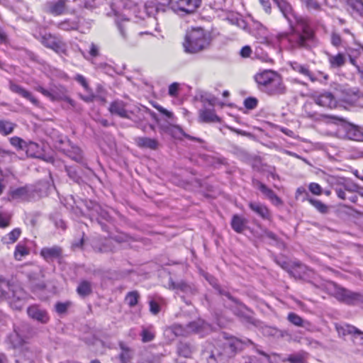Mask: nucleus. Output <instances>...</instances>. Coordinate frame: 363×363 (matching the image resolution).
<instances>
[{"label":"nucleus","instance_id":"39","mask_svg":"<svg viewBox=\"0 0 363 363\" xmlns=\"http://www.w3.org/2000/svg\"><path fill=\"white\" fill-rule=\"evenodd\" d=\"M191 348L189 345L181 342L178 346V353L184 357H188L191 354Z\"/></svg>","mask_w":363,"mask_h":363},{"label":"nucleus","instance_id":"5","mask_svg":"<svg viewBox=\"0 0 363 363\" xmlns=\"http://www.w3.org/2000/svg\"><path fill=\"white\" fill-rule=\"evenodd\" d=\"M243 342L238 338L230 337L227 339L223 345V350L213 352L212 357L218 362H223V360L232 357L237 350H241Z\"/></svg>","mask_w":363,"mask_h":363},{"label":"nucleus","instance_id":"24","mask_svg":"<svg viewBox=\"0 0 363 363\" xmlns=\"http://www.w3.org/2000/svg\"><path fill=\"white\" fill-rule=\"evenodd\" d=\"M199 118L205 123L219 122L220 118L216 115L213 110L205 109L200 111Z\"/></svg>","mask_w":363,"mask_h":363},{"label":"nucleus","instance_id":"54","mask_svg":"<svg viewBox=\"0 0 363 363\" xmlns=\"http://www.w3.org/2000/svg\"><path fill=\"white\" fill-rule=\"evenodd\" d=\"M267 198L273 204L276 206H280L282 204V201L280 198H279L273 191H272L271 193L267 196Z\"/></svg>","mask_w":363,"mask_h":363},{"label":"nucleus","instance_id":"21","mask_svg":"<svg viewBox=\"0 0 363 363\" xmlns=\"http://www.w3.org/2000/svg\"><path fill=\"white\" fill-rule=\"evenodd\" d=\"M136 145L141 148H148L150 150H156L158 147V142L157 140L147 137H139L135 139Z\"/></svg>","mask_w":363,"mask_h":363},{"label":"nucleus","instance_id":"26","mask_svg":"<svg viewBox=\"0 0 363 363\" xmlns=\"http://www.w3.org/2000/svg\"><path fill=\"white\" fill-rule=\"evenodd\" d=\"M28 196V191L26 187L13 189L10 192V199L12 200H26Z\"/></svg>","mask_w":363,"mask_h":363},{"label":"nucleus","instance_id":"43","mask_svg":"<svg viewBox=\"0 0 363 363\" xmlns=\"http://www.w3.org/2000/svg\"><path fill=\"white\" fill-rule=\"evenodd\" d=\"M11 217L9 213L0 211V228L8 227L10 224Z\"/></svg>","mask_w":363,"mask_h":363},{"label":"nucleus","instance_id":"62","mask_svg":"<svg viewBox=\"0 0 363 363\" xmlns=\"http://www.w3.org/2000/svg\"><path fill=\"white\" fill-rule=\"evenodd\" d=\"M305 4L309 9L318 10L320 8V5L316 0H305Z\"/></svg>","mask_w":363,"mask_h":363},{"label":"nucleus","instance_id":"28","mask_svg":"<svg viewBox=\"0 0 363 363\" xmlns=\"http://www.w3.org/2000/svg\"><path fill=\"white\" fill-rule=\"evenodd\" d=\"M336 330L340 337H345L347 335L353 336L354 332H355V328L350 325H335Z\"/></svg>","mask_w":363,"mask_h":363},{"label":"nucleus","instance_id":"13","mask_svg":"<svg viewBox=\"0 0 363 363\" xmlns=\"http://www.w3.org/2000/svg\"><path fill=\"white\" fill-rule=\"evenodd\" d=\"M277 74L278 73L276 72L264 70L255 74V80L257 83L259 89L263 91Z\"/></svg>","mask_w":363,"mask_h":363},{"label":"nucleus","instance_id":"4","mask_svg":"<svg viewBox=\"0 0 363 363\" xmlns=\"http://www.w3.org/2000/svg\"><path fill=\"white\" fill-rule=\"evenodd\" d=\"M5 286L11 293L10 294L6 291L5 297L9 301L11 307L15 310H21L28 298L27 293L18 283L13 281H6Z\"/></svg>","mask_w":363,"mask_h":363},{"label":"nucleus","instance_id":"22","mask_svg":"<svg viewBox=\"0 0 363 363\" xmlns=\"http://www.w3.org/2000/svg\"><path fill=\"white\" fill-rule=\"evenodd\" d=\"M249 206L252 211L262 217L263 219H270L271 213L269 209L259 203H250Z\"/></svg>","mask_w":363,"mask_h":363},{"label":"nucleus","instance_id":"46","mask_svg":"<svg viewBox=\"0 0 363 363\" xmlns=\"http://www.w3.org/2000/svg\"><path fill=\"white\" fill-rule=\"evenodd\" d=\"M264 333L267 335L279 337L284 336L283 332L274 328L267 327L264 329Z\"/></svg>","mask_w":363,"mask_h":363},{"label":"nucleus","instance_id":"63","mask_svg":"<svg viewBox=\"0 0 363 363\" xmlns=\"http://www.w3.org/2000/svg\"><path fill=\"white\" fill-rule=\"evenodd\" d=\"M150 311L152 314L156 315L160 312V307L157 302H155L154 301H150Z\"/></svg>","mask_w":363,"mask_h":363},{"label":"nucleus","instance_id":"33","mask_svg":"<svg viewBox=\"0 0 363 363\" xmlns=\"http://www.w3.org/2000/svg\"><path fill=\"white\" fill-rule=\"evenodd\" d=\"M65 1L60 0L58 2L50 4L49 7L50 12L55 15H60L65 11Z\"/></svg>","mask_w":363,"mask_h":363},{"label":"nucleus","instance_id":"51","mask_svg":"<svg viewBox=\"0 0 363 363\" xmlns=\"http://www.w3.org/2000/svg\"><path fill=\"white\" fill-rule=\"evenodd\" d=\"M323 118L326 119V122L328 123H345V121L342 118L335 116H330V115H323L322 116Z\"/></svg>","mask_w":363,"mask_h":363},{"label":"nucleus","instance_id":"37","mask_svg":"<svg viewBox=\"0 0 363 363\" xmlns=\"http://www.w3.org/2000/svg\"><path fill=\"white\" fill-rule=\"evenodd\" d=\"M309 203L313 205L319 212L322 213H325L328 212V207L325 204L321 202L319 200L313 199H307Z\"/></svg>","mask_w":363,"mask_h":363},{"label":"nucleus","instance_id":"2","mask_svg":"<svg viewBox=\"0 0 363 363\" xmlns=\"http://www.w3.org/2000/svg\"><path fill=\"white\" fill-rule=\"evenodd\" d=\"M211 41L210 33L201 28L189 30L183 43L184 52L195 54L207 49Z\"/></svg>","mask_w":363,"mask_h":363},{"label":"nucleus","instance_id":"35","mask_svg":"<svg viewBox=\"0 0 363 363\" xmlns=\"http://www.w3.org/2000/svg\"><path fill=\"white\" fill-rule=\"evenodd\" d=\"M67 155L72 160H74L78 162H80L82 161V150L78 147H75V146L71 147V149L67 151Z\"/></svg>","mask_w":363,"mask_h":363},{"label":"nucleus","instance_id":"23","mask_svg":"<svg viewBox=\"0 0 363 363\" xmlns=\"http://www.w3.org/2000/svg\"><path fill=\"white\" fill-rule=\"evenodd\" d=\"M247 223V219L238 216H233L231 220L232 228L237 233H242L246 228Z\"/></svg>","mask_w":363,"mask_h":363},{"label":"nucleus","instance_id":"41","mask_svg":"<svg viewBox=\"0 0 363 363\" xmlns=\"http://www.w3.org/2000/svg\"><path fill=\"white\" fill-rule=\"evenodd\" d=\"M288 320L296 326H303V320L294 313H289L287 317Z\"/></svg>","mask_w":363,"mask_h":363},{"label":"nucleus","instance_id":"49","mask_svg":"<svg viewBox=\"0 0 363 363\" xmlns=\"http://www.w3.org/2000/svg\"><path fill=\"white\" fill-rule=\"evenodd\" d=\"M142 340L144 342L152 341L155 337V334L149 330L144 329L142 332Z\"/></svg>","mask_w":363,"mask_h":363},{"label":"nucleus","instance_id":"64","mask_svg":"<svg viewBox=\"0 0 363 363\" xmlns=\"http://www.w3.org/2000/svg\"><path fill=\"white\" fill-rule=\"evenodd\" d=\"M352 6L361 16H363V2L356 1L353 3Z\"/></svg>","mask_w":363,"mask_h":363},{"label":"nucleus","instance_id":"59","mask_svg":"<svg viewBox=\"0 0 363 363\" xmlns=\"http://www.w3.org/2000/svg\"><path fill=\"white\" fill-rule=\"evenodd\" d=\"M257 105V100L255 98H248L245 101V106L248 109H253Z\"/></svg>","mask_w":363,"mask_h":363},{"label":"nucleus","instance_id":"16","mask_svg":"<svg viewBox=\"0 0 363 363\" xmlns=\"http://www.w3.org/2000/svg\"><path fill=\"white\" fill-rule=\"evenodd\" d=\"M342 127L345 132V136L348 139L357 141L363 140V133L359 127L350 123H345Z\"/></svg>","mask_w":363,"mask_h":363},{"label":"nucleus","instance_id":"47","mask_svg":"<svg viewBox=\"0 0 363 363\" xmlns=\"http://www.w3.org/2000/svg\"><path fill=\"white\" fill-rule=\"evenodd\" d=\"M38 149L39 146L37 143L30 142L29 143H27V147L24 150L26 151L28 155L31 157H35V153L34 152Z\"/></svg>","mask_w":363,"mask_h":363},{"label":"nucleus","instance_id":"11","mask_svg":"<svg viewBox=\"0 0 363 363\" xmlns=\"http://www.w3.org/2000/svg\"><path fill=\"white\" fill-rule=\"evenodd\" d=\"M262 91L270 96H279L286 92V87L282 77L278 74Z\"/></svg>","mask_w":363,"mask_h":363},{"label":"nucleus","instance_id":"10","mask_svg":"<svg viewBox=\"0 0 363 363\" xmlns=\"http://www.w3.org/2000/svg\"><path fill=\"white\" fill-rule=\"evenodd\" d=\"M174 0H150L146 2L145 9L149 16L164 13Z\"/></svg>","mask_w":363,"mask_h":363},{"label":"nucleus","instance_id":"44","mask_svg":"<svg viewBox=\"0 0 363 363\" xmlns=\"http://www.w3.org/2000/svg\"><path fill=\"white\" fill-rule=\"evenodd\" d=\"M28 254V250L23 245H17L14 252V257L17 260L21 259Z\"/></svg>","mask_w":363,"mask_h":363},{"label":"nucleus","instance_id":"58","mask_svg":"<svg viewBox=\"0 0 363 363\" xmlns=\"http://www.w3.org/2000/svg\"><path fill=\"white\" fill-rule=\"evenodd\" d=\"M255 185L256 187L258 189H259L267 197L272 191V189H269L266 185L259 182H257Z\"/></svg>","mask_w":363,"mask_h":363},{"label":"nucleus","instance_id":"7","mask_svg":"<svg viewBox=\"0 0 363 363\" xmlns=\"http://www.w3.org/2000/svg\"><path fill=\"white\" fill-rule=\"evenodd\" d=\"M35 89L51 101H65L73 107L75 106V102L67 96V91L62 86H55L50 90H47L39 86Z\"/></svg>","mask_w":363,"mask_h":363},{"label":"nucleus","instance_id":"61","mask_svg":"<svg viewBox=\"0 0 363 363\" xmlns=\"http://www.w3.org/2000/svg\"><path fill=\"white\" fill-rule=\"evenodd\" d=\"M353 338V341L359 344H363V333L357 328H355V332H354Z\"/></svg>","mask_w":363,"mask_h":363},{"label":"nucleus","instance_id":"18","mask_svg":"<svg viewBox=\"0 0 363 363\" xmlns=\"http://www.w3.org/2000/svg\"><path fill=\"white\" fill-rule=\"evenodd\" d=\"M291 66L294 71L308 78L312 82L318 81V79L316 75L311 72L308 67L296 62H291Z\"/></svg>","mask_w":363,"mask_h":363},{"label":"nucleus","instance_id":"12","mask_svg":"<svg viewBox=\"0 0 363 363\" xmlns=\"http://www.w3.org/2000/svg\"><path fill=\"white\" fill-rule=\"evenodd\" d=\"M27 313L30 318L43 324H46L50 320L48 312L38 305L28 307Z\"/></svg>","mask_w":363,"mask_h":363},{"label":"nucleus","instance_id":"8","mask_svg":"<svg viewBox=\"0 0 363 363\" xmlns=\"http://www.w3.org/2000/svg\"><path fill=\"white\" fill-rule=\"evenodd\" d=\"M9 342L13 348L17 350L16 355L29 359L31 357V352L28 347L26 340L16 332L14 331L9 336Z\"/></svg>","mask_w":363,"mask_h":363},{"label":"nucleus","instance_id":"56","mask_svg":"<svg viewBox=\"0 0 363 363\" xmlns=\"http://www.w3.org/2000/svg\"><path fill=\"white\" fill-rule=\"evenodd\" d=\"M255 185L256 187L258 189H259L267 197L272 191V189H269L266 185L259 182H257Z\"/></svg>","mask_w":363,"mask_h":363},{"label":"nucleus","instance_id":"50","mask_svg":"<svg viewBox=\"0 0 363 363\" xmlns=\"http://www.w3.org/2000/svg\"><path fill=\"white\" fill-rule=\"evenodd\" d=\"M74 79L79 82L84 88V89L86 91H90V87L88 84V83L86 82V79L84 78V76L81 75V74H77L74 77Z\"/></svg>","mask_w":363,"mask_h":363},{"label":"nucleus","instance_id":"42","mask_svg":"<svg viewBox=\"0 0 363 363\" xmlns=\"http://www.w3.org/2000/svg\"><path fill=\"white\" fill-rule=\"evenodd\" d=\"M286 361L290 363H306V357L302 354H291L284 360V362Z\"/></svg>","mask_w":363,"mask_h":363},{"label":"nucleus","instance_id":"19","mask_svg":"<svg viewBox=\"0 0 363 363\" xmlns=\"http://www.w3.org/2000/svg\"><path fill=\"white\" fill-rule=\"evenodd\" d=\"M108 110L111 114L117 115L121 118H128L125 104L122 101L117 100L112 102Z\"/></svg>","mask_w":363,"mask_h":363},{"label":"nucleus","instance_id":"25","mask_svg":"<svg viewBox=\"0 0 363 363\" xmlns=\"http://www.w3.org/2000/svg\"><path fill=\"white\" fill-rule=\"evenodd\" d=\"M119 346L121 350L118 356L119 363H128L133 357L132 350L123 342H120Z\"/></svg>","mask_w":363,"mask_h":363},{"label":"nucleus","instance_id":"57","mask_svg":"<svg viewBox=\"0 0 363 363\" xmlns=\"http://www.w3.org/2000/svg\"><path fill=\"white\" fill-rule=\"evenodd\" d=\"M255 185L256 187L258 189H259L267 197L272 191V189H269L266 185L259 182H257Z\"/></svg>","mask_w":363,"mask_h":363},{"label":"nucleus","instance_id":"31","mask_svg":"<svg viewBox=\"0 0 363 363\" xmlns=\"http://www.w3.org/2000/svg\"><path fill=\"white\" fill-rule=\"evenodd\" d=\"M88 208L92 211V216H94L95 213L96 215H99L102 218H108L107 212L105 210H104L99 203L91 202L90 206H88Z\"/></svg>","mask_w":363,"mask_h":363},{"label":"nucleus","instance_id":"48","mask_svg":"<svg viewBox=\"0 0 363 363\" xmlns=\"http://www.w3.org/2000/svg\"><path fill=\"white\" fill-rule=\"evenodd\" d=\"M227 19L232 24H235L239 27L245 28V22L240 16L232 15V18L228 17Z\"/></svg>","mask_w":363,"mask_h":363},{"label":"nucleus","instance_id":"30","mask_svg":"<svg viewBox=\"0 0 363 363\" xmlns=\"http://www.w3.org/2000/svg\"><path fill=\"white\" fill-rule=\"evenodd\" d=\"M21 231L19 228H15L2 238V241L6 244L15 242L19 238Z\"/></svg>","mask_w":363,"mask_h":363},{"label":"nucleus","instance_id":"29","mask_svg":"<svg viewBox=\"0 0 363 363\" xmlns=\"http://www.w3.org/2000/svg\"><path fill=\"white\" fill-rule=\"evenodd\" d=\"M140 294L137 291L128 292L125 297V302L130 306L134 307L137 305Z\"/></svg>","mask_w":363,"mask_h":363},{"label":"nucleus","instance_id":"20","mask_svg":"<svg viewBox=\"0 0 363 363\" xmlns=\"http://www.w3.org/2000/svg\"><path fill=\"white\" fill-rule=\"evenodd\" d=\"M10 89L11 90L18 94V95L21 96L22 97L29 100L32 104L37 105L38 101V100L31 94L30 92L23 89L22 86L16 84L14 83L10 84Z\"/></svg>","mask_w":363,"mask_h":363},{"label":"nucleus","instance_id":"17","mask_svg":"<svg viewBox=\"0 0 363 363\" xmlns=\"http://www.w3.org/2000/svg\"><path fill=\"white\" fill-rule=\"evenodd\" d=\"M200 4L201 0H178L177 6L179 10L186 13H191L196 11Z\"/></svg>","mask_w":363,"mask_h":363},{"label":"nucleus","instance_id":"45","mask_svg":"<svg viewBox=\"0 0 363 363\" xmlns=\"http://www.w3.org/2000/svg\"><path fill=\"white\" fill-rule=\"evenodd\" d=\"M259 43L262 44L269 45L271 43V39L267 35L266 31L264 30H260L256 36Z\"/></svg>","mask_w":363,"mask_h":363},{"label":"nucleus","instance_id":"1","mask_svg":"<svg viewBox=\"0 0 363 363\" xmlns=\"http://www.w3.org/2000/svg\"><path fill=\"white\" fill-rule=\"evenodd\" d=\"M284 16L291 23L292 18L297 21L294 28V33L290 36L289 40L294 43L295 46L305 47L306 41L313 37V32L303 19H296L290 4L286 0H274Z\"/></svg>","mask_w":363,"mask_h":363},{"label":"nucleus","instance_id":"14","mask_svg":"<svg viewBox=\"0 0 363 363\" xmlns=\"http://www.w3.org/2000/svg\"><path fill=\"white\" fill-rule=\"evenodd\" d=\"M316 104L328 108H333L336 106L337 101L333 94L329 92H325L318 96H313Z\"/></svg>","mask_w":363,"mask_h":363},{"label":"nucleus","instance_id":"32","mask_svg":"<svg viewBox=\"0 0 363 363\" xmlns=\"http://www.w3.org/2000/svg\"><path fill=\"white\" fill-rule=\"evenodd\" d=\"M329 62L333 67H340L345 62V58L343 54L339 53L336 55H330Z\"/></svg>","mask_w":363,"mask_h":363},{"label":"nucleus","instance_id":"3","mask_svg":"<svg viewBox=\"0 0 363 363\" xmlns=\"http://www.w3.org/2000/svg\"><path fill=\"white\" fill-rule=\"evenodd\" d=\"M324 287L329 294L334 296L339 301L350 305L362 304L363 308V293L359 294L349 291L332 281H327Z\"/></svg>","mask_w":363,"mask_h":363},{"label":"nucleus","instance_id":"34","mask_svg":"<svg viewBox=\"0 0 363 363\" xmlns=\"http://www.w3.org/2000/svg\"><path fill=\"white\" fill-rule=\"evenodd\" d=\"M77 291L80 296H87L91 292V284L89 281H83L78 286Z\"/></svg>","mask_w":363,"mask_h":363},{"label":"nucleus","instance_id":"55","mask_svg":"<svg viewBox=\"0 0 363 363\" xmlns=\"http://www.w3.org/2000/svg\"><path fill=\"white\" fill-rule=\"evenodd\" d=\"M69 302H67V303H57L55 305L56 311L58 313H60V314L64 313L67 310V308L69 307Z\"/></svg>","mask_w":363,"mask_h":363},{"label":"nucleus","instance_id":"60","mask_svg":"<svg viewBox=\"0 0 363 363\" xmlns=\"http://www.w3.org/2000/svg\"><path fill=\"white\" fill-rule=\"evenodd\" d=\"M252 52V51L250 46L245 45V46L242 47V49L240 50V55L242 57L247 58V57H250Z\"/></svg>","mask_w":363,"mask_h":363},{"label":"nucleus","instance_id":"52","mask_svg":"<svg viewBox=\"0 0 363 363\" xmlns=\"http://www.w3.org/2000/svg\"><path fill=\"white\" fill-rule=\"evenodd\" d=\"M308 188L310 191L315 195H320L322 193V188L317 183H311Z\"/></svg>","mask_w":363,"mask_h":363},{"label":"nucleus","instance_id":"40","mask_svg":"<svg viewBox=\"0 0 363 363\" xmlns=\"http://www.w3.org/2000/svg\"><path fill=\"white\" fill-rule=\"evenodd\" d=\"M337 185L341 186L343 190H347L348 191H354L357 186L352 184L350 181L342 178L337 181Z\"/></svg>","mask_w":363,"mask_h":363},{"label":"nucleus","instance_id":"36","mask_svg":"<svg viewBox=\"0 0 363 363\" xmlns=\"http://www.w3.org/2000/svg\"><path fill=\"white\" fill-rule=\"evenodd\" d=\"M9 141L12 146L18 150H24L27 147V143L19 137H12L9 139Z\"/></svg>","mask_w":363,"mask_h":363},{"label":"nucleus","instance_id":"15","mask_svg":"<svg viewBox=\"0 0 363 363\" xmlns=\"http://www.w3.org/2000/svg\"><path fill=\"white\" fill-rule=\"evenodd\" d=\"M62 250L58 246L43 247L40 251V255L47 261L50 262L62 257Z\"/></svg>","mask_w":363,"mask_h":363},{"label":"nucleus","instance_id":"38","mask_svg":"<svg viewBox=\"0 0 363 363\" xmlns=\"http://www.w3.org/2000/svg\"><path fill=\"white\" fill-rule=\"evenodd\" d=\"M58 28L64 30H77L78 28V23L75 21H65L58 24Z\"/></svg>","mask_w":363,"mask_h":363},{"label":"nucleus","instance_id":"9","mask_svg":"<svg viewBox=\"0 0 363 363\" xmlns=\"http://www.w3.org/2000/svg\"><path fill=\"white\" fill-rule=\"evenodd\" d=\"M40 41L45 46L53 50L55 52L59 54H66V44L51 34H45L41 37Z\"/></svg>","mask_w":363,"mask_h":363},{"label":"nucleus","instance_id":"6","mask_svg":"<svg viewBox=\"0 0 363 363\" xmlns=\"http://www.w3.org/2000/svg\"><path fill=\"white\" fill-rule=\"evenodd\" d=\"M210 330V327L202 320L189 323L186 328L181 325H175L172 327V331L177 336H187L192 333H201Z\"/></svg>","mask_w":363,"mask_h":363},{"label":"nucleus","instance_id":"53","mask_svg":"<svg viewBox=\"0 0 363 363\" xmlns=\"http://www.w3.org/2000/svg\"><path fill=\"white\" fill-rule=\"evenodd\" d=\"M124 8L128 10H135L138 3L136 0H122Z\"/></svg>","mask_w":363,"mask_h":363},{"label":"nucleus","instance_id":"27","mask_svg":"<svg viewBox=\"0 0 363 363\" xmlns=\"http://www.w3.org/2000/svg\"><path fill=\"white\" fill-rule=\"evenodd\" d=\"M16 124L6 120H0V134L8 135L13 133Z\"/></svg>","mask_w":363,"mask_h":363}]
</instances>
